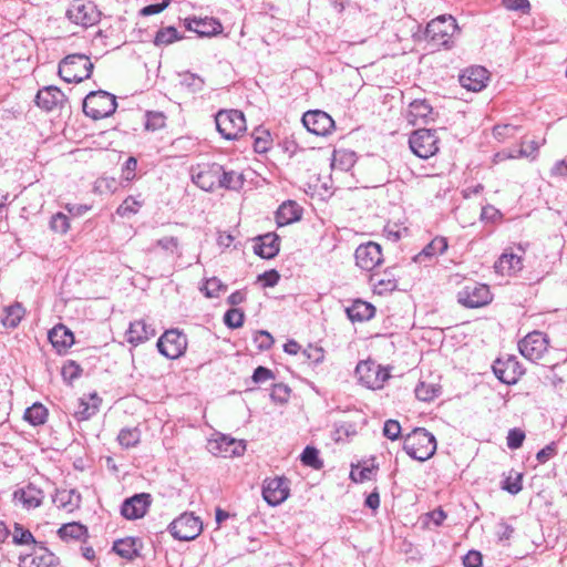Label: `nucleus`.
I'll list each match as a JSON object with an SVG mask.
<instances>
[{"mask_svg": "<svg viewBox=\"0 0 567 567\" xmlns=\"http://www.w3.org/2000/svg\"><path fill=\"white\" fill-rule=\"evenodd\" d=\"M81 373V367L73 360L66 361L61 369L62 378L68 383H72L74 380L80 378Z\"/></svg>", "mask_w": 567, "mask_h": 567, "instance_id": "de8ad7c7", "label": "nucleus"}, {"mask_svg": "<svg viewBox=\"0 0 567 567\" xmlns=\"http://www.w3.org/2000/svg\"><path fill=\"white\" fill-rule=\"evenodd\" d=\"M346 312L352 322H362L373 318L375 308L370 302L358 299L354 300L352 305L346 309Z\"/></svg>", "mask_w": 567, "mask_h": 567, "instance_id": "2f4dec72", "label": "nucleus"}, {"mask_svg": "<svg viewBox=\"0 0 567 567\" xmlns=\"http://www.w3.org/2000/svg\"><path fill=\"white\" fill-rule=\"evenodd\" d=\"M181 76V85L189 89L192 92H199L203 90L204 87V80L195 74V73H190V72H184L182 74H179Z\"/></svg>", "mask_w": 567, "mask_h": 567, "instance_id": "49530a36", "label": "nucleus"}, {"mask_svg": "<svg viewBox=\"0 0 567 567\" xmlns=\"http://www.w3.org/2000/svg\"><path fill=\"white\" fill-rule=\"evenodd\" d=\"M290 396V389L284 383L274 384L270 398L276 403H286Z\"/></svg>", "mask_w": 567, "mask_h": 567, "instance_id": "6e6d98bb", "label": "nucleus"}, {"mask_svg": "<svg viewBox=\"0 0 567 567\" xmlns=\"http://www.w3.org/2000/svg\"><path fill=\"white\" fill-rule=\"evenodd\" d=\"M102 403V399L96 393L89 394L87 398H81L78 401V408L74 410V415L78 420H87L94 415L99 406Z\"/></svg>", "mask_w": 567, "mask_h": 567, "instance_id": "473e14b6", "label": "nucleus"}, {"mask_svg": "<svg viewBox=\"0 0 567 567\" xmlns=\"http://www.w3.org/2000/svg\"><path fill=\"white\" fill-rule=\"evenodd\" d=\"M523 268L522 257L513 252H503L495 261L494 269L502 276H512Z\"/></svg>", "mask_w": 567, "mask_h": 567, "instance_id": "cd10ccee", "label": "nucleus"}, {"mask_svg": "<svg viewBox=\"0 0 567 567\" xmlns=\"http://www.w3.org/2000/svg\"><path fill=\"white\" fill-rule=\"evenodd\" d=\"M354 257L358 267L370 271L382 262L381 246L373 241L360 245L355 249Z\"/></svg>", "mask_w": 567, "mask_h": 567, "instance_id": "a211bd4d", "label": "nucleus"}, {"mask_svg": "<svg viewBox=\"0 0 567 567\" xmlns=\"http://www.w3.org/2000/svg\"><path fill=\"white\" fill-rule=\"evenodd\" d=\"M141 207V203L133 199L132 197H127L117 208L116 213L117 215H120L121 217H127V216H131L135 213H137V210L140 209Z\"/></svg>", "mask_w": 567, "mask_h": 567, "instance_id": "4d7b16f0", "label": "nucleus"}, {"mask_svg": "<svg viewBox=\"0 0 567 567\" xmlns=\"http://www.w3.org/2000/svg\"><path fill=\"white\" fill-rule=\"evenodd\" d=\"M300 460L303 465L310 466L315 470L322 467L323 462L319 458V452L313 446H307L301 453Z\"/></svg>", "mask_w": 567, "mask_h": 567, "instance_id": "a18cd8bd", "label": "nucleus"}, {"mask_svg": "<svg viewBox=\"0 0 567 567\" xmlns=\"http://www.w3.org/2000/svg\"><path fill=\"white\" fill-rule=\"evenodd\" d=\"M48 338L59 352L66 350L74 343V336L72 331L63 324H56L53 329H51L49 331Z\"/></svg>", "mask_w": 567, "mask_h": 567, "instance_id": "c756f323", "label": "nucleus"}, {"mask_svg": "<svg viewBox=\"0 0 567 567\" xmlns=\"http://www.w3.org/2000/svg\"><path fill=\"white\" fill-rule=\"evenodd\" d=\"M13 543L18 545H27L30 543H35V539L30 530L24 529L19 524H16L13 533Z\"/></svg>", "mask_w": 567, "mask_h": 567, "instance_id": "13d9d810", "label": "nucleus"}, {"mask_svg": "<svg viewBox=\"0 0 567 567\" xmlns=\"http://www.w3.org/2000/svg\"><path fill=\"white\" fill-rule=\"evenodd\" d=\"M488 81V71L483 66H471L467 68L461 75H460V83L461 85L473 92H480L486 86V83Z\"/></svg>", "mask_w": 567, "mask_h": 567, "instance_id": "412c9836", "label": "nucleus"}, {"mask_svg": "<svg viewBox=\"0 0 567 567\" xmlns=\"http://www.w3.org/2000/svg\"><path fill=\"white\" fill-rule=\"evenodd\" d=\"M290 494V482L285 476L268 477L262 483V497L270 506L282 504Z\"/></svg>", "mask_w": 567, "mask_h": 567, "instance_id": "9b49d317", "label": "nucleus"}, {"mask_svg": "<svg viewBox=\"0 0 567 567\" xmlns=\"http://www.w3.org/2000/svg\"><path fill=\"white\" fill-rule=\"evenodd\" d=\"M374 292L378 295H384L396 289L398 282L394 276L384 271L382 274H373L370 278Z\"/></svg>", "mask_w": 567, "mask_h": 567, "instance_id": "c9c22d12", "label": "nucleus"}, {"mask_svg": "<svg viewBox=\"0 0 567 567\" xmlns=\"http://www.w3.org/2000/svg\"><path fill=\"white\" fill-rule=\"evenodd\" d=\"M142 543L135 537H125L113 543L112 551L125 560H133L140 555Z\"/></svg>", "mask_w": 567, "mask_h": 567, "instance_id": "a878e982", "label": "nucleus"}, {"mask_svg": "<svg viewBox=\"0 0 567 567\" xmlns=\"http://www.w3.org/2000/svg\"><path fill=\"white\" fill-rule=\"evenodd\" d=\"M202 290L205 291V295L208 298H216L219 296L221 290H226V286L221 282L220 279L213 277L206 280Z\"/></svg>", "mask_w": 567, "mask_h": 567, "instance_id": "8fccbe9b", "label": "nucleus"}, {"mask_svg": "<svg viewBox=\"0 0 567 567\" xmlns=\"http://www.w3.org/2000/svg\"><path fill=\"white\" fill-rule=\"evenodd\" d=\"M172 536L178 540H193L203 530V523L193 513H183L168 526Z\"/></svg>", "mask_w": 567, "mask_h": 567, "instance_id": "20e7f679", "label": "nucleus"}, {"mask_svg": "<svg viewBox=\"0 0 567 567\" xmlns=\"http://www.w3.org/2000/svg\"><path fill=\"white\" fill-rule=\"evenodd\" d=\"M411 151L420 158H429L439 152V138L435 131L421 128L414 131L410 138Z\"/></svg>", "mask_w": 567, "mask_h": 567, "instance_id": "39448f33", "label": "nucleus"}, {"mask_svg": "<svg viewBox=\"0 0 567 567\" xmlns=\"http://www.w3.org/2000/svg\"><path fill=\"white\" fill-rule=\"evenodd\" d=\"M178 31L174 27H165L156 32L154 44L156 47H165L181 40Z\"/></svg>", "mask_w": 567, "mask_h": 567, "instance_id": "79ce46f5", "label": "nucleus"}, {"mask_svg": "<svg viewBox=\"0 0 567 567\" xmlns=\"http://www.w3.org/2000/svg\"><path fill=\"white\" fill-rule=\"evenodd\" d=\"M457 30L456 20L452 16H440L427 23L425 34L432 41L447 47Z\"/></svg>", "mask_w": 567, "mask_h": 567, "instance_id": "0eeeda50", "label": "nucleus"}, {"mask_svg": "<svg viewBox=\"0 0 567 567\" xmlns=\"http://www.w3.org/2000/svg\"><path fill=\"white\" fill-rule=\"evenodd\" d=\"M66 101L63 92L53 85L41 89L35 95V104L45 112L62 107Z\"/></svg>", "mask_w": 567, "mask_h": 567, "instance_id": "aec40b11", "label": "nucleus"}, {"mask_svg": "<svg viewBox=\"0 0 567 567\" xmlns=\"http://www.w3.org/2000/svg\"><path fill=\"white\" fill-rule=\"evenodd\" d=\"M83 112L94 121L106 117V91L90 92L83 101Z\"/></svg>", "mask_w": 567, "mask_h": 567, "instance_id": "6ab92c4d", "label": "nucleus"}, {"mask_svg": "<svg viewBox=\"0 0 567 567\" xmlns=\"http://www.w3.org/2000/svg\"><path fill=\"white\" fill-rule=\"evenodd\" d=\"M220 165L217 163L203 164L192 167V181L199 188L206 192H213L219 187Z\"/></svg>", "mask_w": 567, "mask_h": 567, "instance_id": "f8f14e48", "label": "nucleus"}, {"mask_svg": "<svg viewBox=\"0 0 567 567\" xmlns=\"http://www.w3.org/2000/svg\"><path fill=\"white\" fill-rule=\"evenodd\" d=\"M300 217V207L297 205V203L292 200L282 203L276 213V220L278 226L289 225L293 221L299 220Z\"/></svg>", "mask_w": 567, "mask_h": 567, "instance_id": "f704fd0d", "label": "nucleus"}, {"mask_svg": "<svg viewBox=\"0 0 567 567\" xmlns=\"http://www.w3.org/2000/svg\"><path fill=\"white\" fill-rule=\"evenodd\" d=\"M457 301L466 308H480L492 301V293L487 285L471 282L457 292Z\"/></svg>", "mask_w": 567, "mask_h": 567, "instance_id": "1a4fd4ad", "label": "nucleus"}, {"mask_svg": "<svg viewBox=\"0 0 567 567\" xmlns=\"http://www.w3.org/2000/svg\"><path fill=\"white\" fill-rule=\"evenodd\" d=\"M302 123L310 133L318 136L328 135L334 127L332 117L320 110L306 112L302 116Z\"/></svg>", "mask_w": 567, "mask_h": 567, "instance_id": "f3484780", "label": "nucleus"}, {"mask_svg": "<svg viewBox=\"0 0 567 567\" xmlns=\"http://www.w3.org/2000/svg\"><path fill=\"white\" fill-rule=\"evenodd\" d=\"M23 567H56L58 557L45 547H38L21 559Z\"/></svg>", "mask_w": 567, "mask_h": 567, "instance_id": "393cba45", "label": "nucleus"}, {"mask_svg": "<svg viewBox=\"0 0 567 567\" xmlns=\"http://www.w3.org/2000/svg\"><path fill=\"white\" fill-rule=\"evenodd\" d=\"M43 498V492L33 484L18 488L13 493V501L20 503L25 509L39 507L42 504Z\"/></svg>", "mask_w": 567, "mask_h": 567, "instance_id": "b1692460", "label": "nucleus"}, {"mask_svg": "<svg viewBox=\"0 0 567 567\" xmlns=\"http://www.w3.org/2000/svg\"><path fill=\"white\" fill-rule=\"evenodd\" d=\"M186 28L189 31L196 32L200 37L215 35L221 32L223 29L221 24L213 18L186 19Z\"/></svg>", "mask_w": 567, "mask_h": 567, "instance_id": "bb28decb", "label": "nucleus"}, {"mask_svg": "<svg viewBox=\"0 0 567 567\" xmlns=\"http://www.w3.org/2000/svg\"><path fill=\"white\" fill-rule=\"evenodd\" d=\"M414 392L420 401L430 402L440 395L441 388L435 383L420 382Z\"/></svg>", "mask_w": 567, "mask_h": 567, "instance_id": "a19ab883", "label": "nucleus"}, {"mask_svg": "<svg viewBox=\"0 0 567 567\" xmlns=\"http://www.w3.org/2000/svg\"><path fill=\"white\" fill-rule=\"evenodd\" d=\"M522 478L523 475L520 473H516L515 477L508 476L503 483V489L507 491L512 495L518 494L523 488Z\"/></svg>", "mask_w": 567, "mask_h": 567, "instance_id": "bf43d9fd", "label": "nucleus"}, {"mask_svg": "<svg viewBox=\"0 0 567 567\" xmlns=\"http://www.w3.org/2000/svg\"><path fill=\"white\" fill-rule=\"evenodd\" d=\"M165 115L162 112H147L146 113V130L156 131L165 125Z\"/></svg>", "mask_w": 567, "mask_h": 567, "instance_id": "864d4df0", "label": "nucleus"}, {"mask_svg": "<svg viewBox=\"0 0 567 567\" xmlns=\"http://www.w3.org/2000/svg\"><path fill=\"white\" fill-rule=\"evenodd\" d=\"M254 342L258 350H269L274 344L272 336L266 330H259L255 333Z\"/></svg>", "mask_w": 567, "mask_h": 567, "instance_id": "5fc2aeb1", "label": "nucleus"}, {"mask_svg": "<svg viewBox=\"0 0 567 567\" xmlns=\"http://www.w3.org/2000/svg\"><path fill=\"white\" fill-rule=\"evenodd\" d=\"M155 336V330L144 320L132 322L126 331L127 341L132 344H138L147 341Z\"/></svg>", "mask_w": 567, "mask_h": 567, "instance_id": "c85d7f7f", "label": "nucleus"}, {"mask_svg": "<svg viewBox=\"0 0 567 567\" xmlns=\"http://www.w3.org/2000/svg\"><path fill=\"white\" fill-rule=\"evenodd\" d=\"M187 337L178 329L165 331L157 341L161 354L167 359H178L187 349Z\"/></svg>", "mask_w": 567, "mask_h": 567, "instance_id": "6e6552de", "label": "nucleus"}, {"mask_svg": "<svg viewBox=\"0 0 567 567\" xmlns=\"http://www.w3.org/2000/svg\"><path fill=\"white\" fill-rule=\"evenodd\" d=\"M219 188L238 190L244 185V178L241 174L235 171L226 172L221 165L219 172Z\"/></svg>", "mask_w": 567, "mask_h": 567, "instance_id": "4c0bfd02", "label": "nucleus"}, {"mask_svg": "<svg viewBox=\"0 0 567 567\" xmlns=\"http://www.w3.org/2000/svg\"><path fill=\"white\" fill-rule=\"evenodd\" d=\"M493 372L505 384H515L523 374L522 367L514 355L496 359L493 363Z\"/></svg>", "mask_w": 567, "mask_h": 567, "instance_id": "4468645a", "label": "nucleus"}, {"mask_svg": "<svg viewBox=\"0 0 567 567\" xmlns=\"http://www.w3.org/2000/svg\"><path fill=\"white\" fill-rule=\"evenodd\" d=\"M152 504V496L148 493L135 494L126 498L121 507V515L130 520L138 519L145 516Z\"/></svg>", "mask_w": 567, "mask_h": 567, "instance_id": "dca6fc26", "label": "nucleus"}, {"mask_svg": "<svg viewBox=\"0 0 567 567\" xmlns=\"http://www.w3.org/2000/svg\"><path fill=\"white\" fill-rule=\"evenodd\" d=\"M63 542H82L87 537V527L78 522L63 524L56 532Z\"/></svg>", "mask_w": 567, "mask_h": 567, "instance_id": "7c9ffc66", "label": "nucleus"}, {"mask_svg": "<svg viewBox=\"0 0 567 567\" xmlns=\"http://www.w3.org/2000/svg\"><path fill=\"white\" fill-rule=\"evenodd\" d=\"M433 109L426 100H414L409 105L410 122L415 124L417 120L426 121Z\"/></svg>", "mask_w": 567, "mask_h": 567, "instance_id": "e433bc0d", "label": "nucleus"}, {"mask_svg": "<svg viewBox=\"0 0 567 567\" xmlns=\"http://www.w3.org/2000/svg\"><path fill=\"white\" fill-rule=\"evenodd\" d=\"M525 440V433L519 429H512L507 435V446L511 450L519 449Z\"/></svg>", "mask_w": 567, "mask_h": 567, "instance_id": "680f3d73", "label": "nucleus"}, {"mask_svg": "<svg viewBox=\"0 0 567 567\" xmlns=\"http://www.w3.org/2000/svg\"><path fill=\"white\" fill-rule=\"evenodd\" d=\"M207 449L215 456L234 457L243 455L246 445L244 441H238L226 435H218L208 441Z\"/></svg>", "mask_w": 567, "mask_h": 567, "instance_id": "ddd939ff", "label": "nucleus"}, {"mask_svg": "<svg viewBox=\"0 0 567 567\" xmlns=\"http://www.w3.org/2000/svg\"><path fill=\"white\" fill-rule=\"evenodd\" d=\"M4 311L2 323L8 328H16L24 316V309L20 303L9 306Z\"/></svg>", "mask_w": 567, "mask_h": 567, "instance_id": "37998d69", "label": "nucleus"}, {"mask_svg": "<svg viewBox=\"0 0 567 567\" xmlns=\"http://www.w3.org/2000/svg\"><path fill=\"white\" fill-rule=\"evenodd\" d=\"M355 374L362 385L372 390L381 389L390 378L389 371L373 361H361L358 363Z\"/></svg>", "mask_w": 567, "mask_h": 567, "instance_id": "423d86ee", "label": "nucleus"}, {"mask_svg": "<svg viewBox=\"0 0 567 567\" xmlns=\"http://www.w3.org/2000/svg\"><path fill=\"white\" fill-rule=\"evenodd\" d=\"M464 567H481L482 555L480 551L470 550L463 558Z\"/></svg>", "mask_w": 567, "mask_h": 567, "instance_id": "774afa93", "label": "nucleus"}, {"mask_svg": "<svg viewBox=\"0 0 567 567\" xmlns=\"http://www.w3.org/2000/svg\"><path fill=\"white\" fill-rule=\"evenodd\" d=\"M549 340L542 331L529 332L518 342L520 354L532 362H536L543 358L548 349Z\"/></svg>", "mask_w": 567, "mask_h": 567, "instance_id": "9d476101", "label": "nucleus"}, {"mask_svg": "<svg viewBox=\"0 0 567 567\" xmlns=\"http://www.w3.org/2000/svg\"><path fill=\"white\" fill-rule=\"evenodd\" d=\"M447 248V238L443 236H436L414 257V260L422 262L426 258H433L435 256L443 255Z\"/></svg>", "mask_w": 567, "mask_h": 567, "instance_id": "72a5a7b5", "label": "nucleus"}, {"mask_svg": "<svg viewBox=\"0 0 567 567\" xmlns=\"http://www.w3.org/2000/svg\"><path fill=\"white\" fill-rule=\"evenodd\" d=\"M52 502L56 508L65 513H73L80 508L82 497L74 488H58L52 496Z\"/></svg>", "mask_w": 567, "mask_h": 567, "instance_id": "4be33fe9", "label": "nucleus"}, {"mask_svg": "<svg viewBox=\"0 0 567 567\" xmlns=\"http://www.w3.org/2000/svg\"><path fill=\"white\" fill-rule=\"evenodd\" d=\"M218 133L228 141L237 140L246 131V118L239 110H220L215 115Z\"/></svg>", "mask_w": 567, "mask_h": 567, "instance_id": "7ed1b4c3", "label": "nucleus"}, {"mask_svg": "<svg viewBox=\"0 0 567 567\" xmlns=\"http://www.w3.org/2000/svg\"><path fill=\"white\" fill-rule=\"evenodd\" d=\"M156 246L171 254L177 252L179 247V240L177 237L169 236L163 237L156 240Z\"/></svg>", "mask_w": 567, "mask_h": 567, "instance_id": "e2e57ef3", "label": "nucleus"}, {"mask_svg": "<svg viewBox=\"0 0 567 567\" xmlns=\"http://www.w3.org/2000/svg\"><path fill=\"white\" fill-rule=\"evenodd\" d=\"M254 251L264 259L276 257L280 250V239L275 233H267L255 238Z\"/></svg>", "mask_w": 567, "mask_h": 567, "instance_id": "5701e85b", "label": "nucleus"}, {"mask_svg": "<svg viewBox=\"0 0 567 567\" xmlns=\"http://www.w3.org/2000/svg\"><path fill=\"white\" fill-rule=\"evenodd\" d=\"M66 17L75 24L89 27L99 21L100 13L93 3L74 0L66 10Z\"/></svg>", "mask_w": 567, "mask_h": 567, "instance_id": "2eb2a0df", "label": "nucleus"}, {"mask_svg": "<svg viewBox=\"0 0 567 567\" xmlns=\"http://www.w3.org/2000/svg\"><path fill=\"white\" fill-rule=\"evenodd\" d=\"M245 315L240 309L231 308L226 311L224 322L228 328L237 329L244 324Z\"/></svg>", "mask_w": 567, "mask_h": 567, "instance_id": "09e8293b", "label": "nucleus"}, {"mask_svg": "<svg viewBox=\"0 0 567 567\" xmlns=\"http://www.w3.org/2000/svg\"><path fill=\"white\" fill-rule=\"evenodd\" d=\"M355 164V154L353 152L339 151L333 155V167H339L342 171H349Z\"/></svg>", "mask_w": 567, "mask_h": 567, "instance_id": "c03bdc74", "label": "nucleus"}, {"mask_svg": "<svg viewBox=\"0 0 567 567\" xmlns=\"http://www.w3.org/2000/svg\"><path fill=\"white\" fill-rule=\"evenodd\" d=\"M118 443L124 447L134 446L140 440V433L136 429L122 430L117 435Z\"/></svg>", "mask_w": 567, "mask_h": 567, "instance_id": "603ef678", "label": "nucleus"}, {"mask_svg": "<svg viewBox=\"0 0 567 567\" xmlns=\"http://www.w3.org/2000/svg\"><path fill=\"white\" fill-rule=\"evenodd\" d=\"M502 3L508 10L522 12H527L530 7L528 0H502Z\"/></svg>", "mask_w": 567, "mask_h": 567, "instance_id": "338daca9", "label": "nucleus"}, {"mask_svg": "<svg viewBox=\"0 0 567 567\" xmlns=\"http://www.w3.org/2000/svg\"><path fill=\"white\" fill-rule=\"evenodd\" d=\"M383 435L389 440H398L401 435V425L396 420H388L383 426Z\"/></svg>", "mask_w": 567, "mask_h": 567, "instance_id": "052dcab7", "label": "nucleus"}, {"mask_svg": "<svg viewBox=\"0 0 567 567\" xmlns=\"http://www.w3.org/2000/svg\"><path fill=\"white\" fill-rule=\"evenodd\" d=\"M403 450L413 460L424 462L436 451L435 436L423 427H416L404 437Z\"/></svg>", "mask_w": 567, "mask_h": 567, "instance_id": "f257e3e1", "label": "nucleus"}, {"mask_svg": "<svg viewBox=\"0 0 567 567\" xmlns=\"http://www.w3.org/2000/svg\"><path fill=\"white\" fill-rule=\"evenodd\" d=\"M93 64L84 54H70L59 64V75L68 83H80L87 79L92 72Z\"/></svg>", "mask_w": 567, "mask_h": 567, "instance_id": "f03ea898", "label": "nucleus"}, {"mask_svg": "<svg viewBox=\"0 0 567 567\" xmlns=\"http://www.w3.org/2000/svg\"><path fill=\"white\" fill-rule=\"evenodd\" d=\"M137 167V161L135 157H128L122 168V177L126 182L132 181L135 177V172Z\"/></svg>", "mask_w": 567, "mask_h": 567, "instance_id": "0e129e2a", "label": "nucleus"}, {"mask_svg": "<svg viewBox=\"0 0 567 567\" xmlns=\"http://www.w3.org/2000/svg\"><path fill=\"white\" fill-rule=\"evenodd\" d=\"M48 417V410L41 403H34L24 412V420L32 425L44 424Z\"/></svg>", "mask_w": 567, "mask_h": 567, "instance_id": "ea45409f", "label": "nucleus"}, {"mask_svg": "<svg viewBox=\"0 0 567 567\" xmlns=\"http://www.w3.org/2000/svg\"><path fill=\"white\" fill-rule=\"evenodd\" d=\"M539 148V144L535 141H530L527 143H524L518 150L506 153L501 152L496 154V157L501 159L505 158H518V157H528L537 153Z\"/></svg>", "mask_w": 567, "mask_h": 567, "instance_id": "58836bf2", "label": "nucleus"}, {"mask_svg": "<svg viewBox=\"0 0 567 567\" xmlns=\"http://www.w3.org/2000/svg\"><path fill=\"white\" fill-rule=\"evenodd\" d=\"M272 379H275V374L272 373V371L261 365L256 368L252 373V381L255 383H262Z\"/></svg>", "mask_w": 567, "mask_h": 567, "instance_id": "69168bd1", "label": "nucleus"}, {"mask_svg": "<svg viewBox=\"0 0 567 567\" xmlns=\"http://www.w3.org/2000/svg\"><path fill=\"white\" fill-rule=\"evenodd\" d=\"M50 227L54 233L65 234L70 228L69 217L63 213H56L50 220Z\"/></svg>", "mask_w": 567, "mask_h": 567, "instance_id": "3c124183", "label": "nucleus"}]
</instances>
